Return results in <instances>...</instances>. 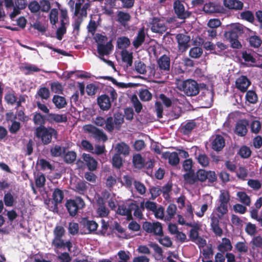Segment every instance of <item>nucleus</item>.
<instances>
[{
  "label": "nucleus",
  "instance_id": "53",
  "mask_svg": "<svg viewBox=\"0 0 262 262\" xmlns=\"http://www.w3.org/2000/svg\"><path fill=\"white\" fill-rule=\"evenodd\" d=\"M131 101L135 108V112L137 113H140L143 108L142 104L139 101L137 96L136 95L132 96Z\"/></svg>",
  "mask_w": 262,
  "mask_h": 262
},
{
  "label": "nucleus",
  "instance_id": "17",
  "mask_svg": "<svg viewBox=\"0 0 262 262\" xmlns=\"http://www.w3.org/2000/svg\"><path fill=\"white\" fill-rule=\"evenodd\" d=\"M248 122L245 119L239 120L236 124L234 133L239 137H244L246 135L248 129Z\"/></svg>",
  "mask_w": 262,
  "mask_h": 262
},
{
  "label": "nucleus",
  "instance_id": "64",
  "mask_svg": "<svg viewBox=\"0 0 262 262\" xmlns=\"http://www.w3.org/2000/svg\"><path fill=\"white\" fill-rule=\"evenodd\" d=\"M4 202L5 205L7 207H11L13 205L14 199L13 196L10 192H8L5 194Z\"/></svg>",
  "mask_w": 262,
  "mask_h": 262
},
{
  "label": "nucleus",
  "instance_id": "62",
  "mask_svg": "<svg viewBox=\"0 0 262 262\" xmlns=\"http://www.w3.org/2000/svg\"><path fill=\"white\" fill-rule=\"evenodd\" d=\"M37 94L42 99L47 100L50 95V91L46 87H41L37 91Z\"/></svg>",
  "mask_w": 262,
  "mask_h": 262
},
{
  "label": "nucleus",
  "instance_id": "32",
  "mask_svg": "<svg viewBox=\"0 0 262 262\" xmlns=\"http://www.w3.org/2000/svg\"><path fill=\"white\" fill-rule=\"evenodd\" d=\"M15 4L16 7H14L13 11L10 14V17L12 20H14V18L20 13V10L25 9L27 6V3L25 2H16Z\"/></svg>",
  "mask_w": 262,
  "mask_h": 262
},
{
  "label": "nucleus",
  "instance_id": "6",
  "mask_svg": "<svg viewBox=\"0 0 262 262\" xmlns=\"http://www.w3.org/2000/svg\"><path fill=\"white\" fill-rule=\"evenodd\" d=\"M242 32V27L237 24L234 25L231 30L225 33V37L230 42L232 48L239 49L242 47V45L238 39V34L241 33Z\"/></svg>",
  "mask_w": 262,
  "mask_h": 262
},
{
  "label": "nucleus",
  "instance_id": "8",
  "mask_svg": "<svg viewBox=\"0 0 262 262\" xmlns=\"http://www.w3.org/2000/svg\"><path fill=\"white\" fill-rule=\"evenodd\" d=\"M142 228L146 232L154 235L163 236L164 235L162 224L159 222H145L142 225Z\"/></svg>",
  "mask_w": 262,
  "mask_h": 262
},
{
  "label": "nucleus",
  "instance_id": "34",
  "mask_svg": "<svg viewBox=\"0 0 262 262\" xmlns=\"http://www.w3.org/2000/svg\"><path fill=\"white\" fill-rule=\"evenodd\" d=\"M52 102L58 109L64 108L67 105L66 98L59 95H54L52 99Z\"/></svg>",
  "mask_w": 262,
  "mask_h": 262
},
{
  "label": "nucleus",
  "instance_id": "42",
  "mask_svg": "<svg viewBox=\"0 0 262 262\" xmlns=\"http://www.w3.org/2000/svg\"><path fill=\"white\" fill-rule=\"evenodd\" d=\"M35 185L37 188H42L45 185L46 179L45 176L42 173H37L35 175Z\"/></svg>",
  "mask_w": 262,
  "mask_h": 262
},
{
  "label": "nucleus",
  "instance_id": "3",
  "mask_svg": "<svg viewBox=\"0 0 262 262\" xmlns=\"http://www.w3.org/2000/svg\"><path fill=\"white\" fill-rule=\"evenodd\" d=\"M66 230L60 225L55 226L53 231L54 237L52 241V246L54 249H65L67 248L68 252H71L73 244L70 240L65 241L63 237L64 236Z\"/></svg>",
  "mask_w": 262,
  "mask_h": 262
},
{
  "label": "nucleus",
  "instance_id": "60",
  "mask_svg": "<svg viewBox=\"0 0 262 262\" xmlns=\"http://www.w3.org/2000/svg\"><path fill=\"white\" fill-rule=\"evenodd\" d=\"M28 7L30 12L33 14H35L38 12L40 9V7L39 6V3L36 1H33L30 2L28 4Z\"/></svg>",
  "mask_w": 262,
  "mask_h": 262
},
{
  "label": "nucleus",
  "instance_id": "21",
  "mask_svg": "<svg viewBox=\"0 0 262 262\" xmlns=\"http://www.w3.org/2000/svg\"><path fill=\"white\" fill-rule=\"evenodd\" d=\"M97 103L100 108L103 111H107L111 107V101L109 96L103 94L97 98Z\"/></svg>",
  "mask_w": 262,
  "mask_h": 262
},
{
  "label": "nucleus",
  "instance_id": "54",
  "mask_svg": "<svg viewBox=\"0 0 262 262\" xmlns=\"http://www.w3.org/2000/svg\"><path fill=\"white\" fill-rule=\"evenodd\" d=\"M139 97L143 101H148L151 99L152 94L147 89H142L140 91Z\"/></svg>",
  "mask_w": 262,
  "mask_h": 262
},
{
  "label": "nucleus",
  "instance_id": "25",
  "mask_svg": "<svg viewBox=\"0 0 262 262\" xmlns=\"http://www.w3.org/2000/svg\"><path fill=\"white\" fill-rule=\"evenodd\" d=\"M82 158L85 162L89 170L91 171H94L97 167V162L89 154L83 153Z\"/></svg>",
  "mask_w": 262,
  "mask_h": 262
},
{
  "label": "nucleus",
  "instance_id": "33",
  "mask_svg": "<svg viewBox=\"0 0 262 262\" xmlns=\"http://www.w3.org/2000/svg\"><path fill=\"white\" fill-rule=\"evenodd\" d=\"M196 126V123L194 120H190L182 127L181 132L184 135H188L191 133Z\"/></svg>",
  "mask_w": 262,
  "mask_h": 262
},
{
  "label": "nucleus",
  "instance_id": "44",
  "mask_svg": "<svg viewBox=\"0 0 262 262\" xmlns=\"http://www.w3.org/2000/svg\"><path fill=\"white\" fill-rule=\"evenodd\" d=\"M64 154V161L67 164L73 163L76 159L77 154L74 151H65Z\"/></svg>",
  "mask_w": 262,
  "mask_h": 262
},
{
  "label": "nucleus",
  "instance_id": "14",
  "mask_svg": "<svg viewBox=\"0 0 262 262\" xmlns=\"http://www.w3.org/2000/svg\"><path fill=\"white\" fill-rule=\"evenodd\" d=\"M46 120L50 124L66 123L68 118L66 114L48 113L46 115Z\"/></svg>",
  "mask_w": 262,
  "mask_h": 262
},
{
  "label": "nucleus",
  "instance_id": "2",
  "mask_svg": "<svg viewBox=\"0 0 262 262\" xmlns=\"http://www.w3.org/2000/svg\"><path fill=\"white\" fill-rule=\"evenodd\" d=\"M123 122L124 116L120 112L115 113L113 117L110 116L106 119L101 116H97L94 119V123L96 126L103 127L109 133H113L115 129L120 130Z\"/></svg>",
  "mask_w": 262,
  "mask_h": 262
},
{
  "label": "nucleus",
  "instance_id": "47",
  "mask_svg": "<svg viewBox=\"0 0 262 262\" xmlns=\"http://www.w3.org/2000/svg\"><path fill=\"white\" fill-rule=\"evenodd\" d=\"M214 211L216 212V216L213 215L211 217V227L219 225L220 223V220H222L224 216L226 214H222V212H220L219 210L214 209Z\"/></svg>",
  "mask_w": 262,
  "mask_h": 262
},
{
  "label": "nucleus",
  "instance_id": "57",
  "mask_svg": "<svg viewBox=\"0 0 262 262\" xmlns=\"http://www.w3.org/2000/svg\"><path fill=\"white\" fill-rule=\"evenodd\" d=\"M246 100L250 103L254 104L257 101V96L254 91L249 90L246 95Z\"/></svg>",
  "mask_w": 262,
  "mask_h": 262
},
{
  "label": "nucleus",
  "instance_id": "43",
  "mask_svg": "<svg viewBox=\"0 0 262 262\" xmlns=\"http://www.w3.org/2000/svg\"><path fill=\"white\" fill-rule=\"evenodd\" d=\"M122 60L124 62L126 63L127 67H131L133 64V56L132 53L127 50L121 52Z\"/></svg>",
  "mask_w": 262,
  "mask_h": 262
},
{
  "label": "nucleus",
  "instance_id": "52",
  "mask_svg": "<svg viewBox=\"0 0 262 262\" xmlns=\"http://www.w3.org/2000/svg\"><path fill=\"white\" fill-rule=\"evenodd\" d=\"M237 196L239 199V201L246 206H250L251 204V200L247 194L244 191L238 192L237 193Z\"/></svg>",
  "mask_w": 262,
  "mask_h": 262
},
{
  "label": "nucleus",
  "instance_id": "24",
  "mask_svg": "<svg viewBox=\"0 0 262 262\" xmlns=\"http://www.w3.org/2000/svg\"><path fill=\"white\" fill-rule=\"evenodd\" d=\"M80 223L84 228L87 229L88 230V233H91L95 231L98 226L96 222L89 220L86 217L82 218Z\"/></svg>",
  "mask_w": 262,
  "mask_h": 262
},
{
  "label": "nucleus",
  "instance_id": "49",
  "mask_svg": "<svg viewBox=\"0 0 262 262\" xmlns=\"http://www.w3.org/2000/svg\"><path fill=\"white\" fill-rule=\"evenodd\" d=\"M135 71L140 74H145L146 72V66L143 62L135 61L134 62Z\"/></svg>",
  "mask_w": 262,
  "mask_h": 262
},
{
  "label": "nucleus",
  "instance_id": "12",
  "mask_svg": "<svg viewBox=\"0 0 262 262\" xmlns=\"http://www.w3.org/2000/svg\"><path fill=\"white\" fill-rule=\"evenodd\" d=\"M150 30L154 33L160 34H163L167 30V27L165 24L161 21V18L154 17L149 22Z\"/></svg>",
  "mask_w": 262,
  "mask_h": 262
},
{
  "label": "nucleus",
  "instance_id": "61",
  "mask_svg": "<svg viewBox=\"0 0 262 262\" xmlns=\"http://www.w3.org/2000/svg\"><path fill=\"white\" fill-rule=\"evenodd\" d=\"M40 10L42 12L47 13L51 9V3L49 0H40Z\"/></svg>",
  "mask_w": 262,
  "mask_h": 262
},
{
  "label": "nucleus",
  "instance_id": "31",
  "mask_svg": "<svg viewBox=\"0 0 262 262\" xmlns=\"http://www.w3.org/2000/svg\"><path fill=\"white\" fill-rule=\"evenodd\" d=\"M145 159L140 154H136L133 156V163L136 168L141 169L145 167Z\"/></svg>",
  "mask_w": 262,
  "mask_h": 262
},
{
  "label": "nucleus",
  "instance_id": "46",
  "mask_svg": "<svg viewBox=\"0 0 262 262\" xmlns=\"http://www.w3.org/2000/svg\"><path fill=\"white\" fill-rule=\"evenodd\" d=\"M130 207H131V213L132 214V211H134V215L137 217L139 219L142 218L143 216L142 214V209L139 208L138 205L136 203V202L130 203Z\"/></svg>",
  "mask_w": 262,
  "mask_h": 262
},
{
  "label": "nucleus",
  "instance_id": "55",
  "mask_svg": "<svg viewBox=\"0 0 262 262\" xmlns=\"http://www.w3.org/2000/svg\"><path fill=\"white\" fill-rule=\"evenodd\" d=\"M197 159L199 163L203 167H207L209 164V158L205 154H199Z\"/></svg>",
  "mask_w": 262,
  "mask_h": 262
},
{
  "label": "nucleus",
  "instance_id": "18",
  "mask_svg": "<svg viewBox=\"0 0 262 262\" xmlns=\"http://www.w3.org/2000/svg\"><path fill=\"white\" fill-rule=\"evenodd\" d=\"M250 84L251 81L246 76H240L235 81L236 88L242 92H246Z\"/></svg>",
  "mask_w": 262,
  "mask_h": 262
},
{
  "label": "nucleus",
  "instance_id": "23",
  "mask_svg": "<svg viewBox=\"0 0 262 262\" xmlns=\"http://www.w3.org/2000/svg\"><path fill=\"white\" fill-rule=\"evenodd\" d=\"M98 208L97 213L101 217H106L108 216L110 211L106 207L104 200L102 198H99L97 201Z\"/></svg>",
  "mask_w": 262,
  "mask_h": 262
},
{
  "label": "nucleus",
  "instance_id": "45",
  "mask_svg": "<svg viewBox=\"0 0 262 262\" xmlns=\"http://www.w3.org/2000/svg\"><path fill=\"white\" fill-rule=\"evenodd\" d=\"M88 185L90 184L84 181L78 182L75 187L76 191L80 194H84L88 189Z\"/></svg>",
  "mask_w": 262,
  "mask_h": 262
},
{
  "label": "nucleus",
  "instance_id": "38",
  "mask_svg": "<svg viewBox=\"0 0 262 262\" xmlns=\"http://www.w3.org/2000/svg\"><path fill=\"white\" fill-rule=\"evenodd\" d=\"M116 149L117 154L123 155L124 156H127L129 154V147L124 142L118 143L116 145Z\"/></svg>",
  "mask_w": 262,
  "mask_h": 262
},
{
  "label": "nucleus",
  "instance_id": "26",
  "mask_svg": "<svg viewBox=\"0 0 262 262\" xmlns=\"http://www.w3.org/2000/svg\"><path fill=\"white\" fill-rule=\"evenodd\" d=\"M162 157L165 159H168L169 164L172 166H176L180 162V159L178 154L176 152H170L166 151L162 154Z\"/></svg>",
  "mask_w": 262,
  "mask_h": 262
},
{
  "label": "nucleus",
  "instance_id": "27",
  "mask_svg": "<svg viewBox=\"0 0 262 262\" xmlns=\"http://www.w3.org/2000/svg\"><path fill=\"white\" fill-rule=\"evenodd\" d=\"M117 213L121 215H125L128 220L132 219L131 213L130 203L128 204H122L118 206Z\"/></svg>",
  "mask_w": 262,
  "mask_h": 262
},
{
  "label": "nucleus",
  "instance_id": "39",
  "mask_svg": "<svg viewBox=\"0 0 262 262\" xmlns=\"http://www.w3.org/2000/svg\"><path fill=\"white\" fill-rule=\"evenodd\" d=\"M177 206L174 204H170L166 209V215L165 217V220L170 221L174 217L176 214Z\"/></svg>",
  "mask_w": 262,
  "mask_h": 262
},
{
  "label": "nucleus",
  "instance_id": "7",
  "mask_svg": "<svg viewBox=\"0 0 262 262\" xmlns=\"http://www.w3.org/2000/svg\"><path fill=\"white\" fill-rule=\"evenodd\" d=\"M158 67L154 71V75L157 78L160 77V72L165 75L170 71V59L166 55L161 56L157 60Z\"/></svg>",
  "mask_w": 262,
  "mask_h": 262
},
{
  "label": "nucleus",
  "instance_id": "58",
  "mask_svg": "<svg viewBox=\"0 0 262 262\" xmlns=\"http://www.w3.org/2000/svg\"><path fill=\"white\" fill-rule=\"evenodd\" d=\"M122 159L120 155L115 154L112 158V165L113 166L117 169H120L122 166Z\"/></svg>",
  "mask_w": 262,
  "mask_h": 262
},
{
  "label": "nucleus",
  "instance_id": "28",
  "mask_svg": "<svg viewBox=\"0 0 262 262\" xmlns=\"http://www.w3.org/2000/svg\"><path fill=\"white\" fill-rule=\"evenodd\" d=\"M116 16V21L123 26H125L131 19L130 15L128 13L123 11H118Z\"/></svg>",
  "mask_w": 262,
  "mask_h": 262
},
{
  "label": "nucleus",
  "instance_id": "56",
  "mask_svg": "<svg viewBox=\"0 0 262 262\" xmlns=\"http://www.w3.org/2000/svg\"><path fill=\"white\" fill-rule=\"evenodd\" d=\"M117 43L120 48H127L130 45L129 39L126 36L119 37L118 39Z\"/></svg>",
  "mask_w": 262,
  "mask_h": 262
},
{
  "label": "nucleus",
  "instance_id": "13",
  "mask_svg": "<svg viewBox=\"0 0 262 262\" xmlns=\"http://www.w3.org/2000/svg\"><path fill=\"white\" fill-rule=\"evenodd\" d=\"M173 9L177 17L180 19H185L190 16L191 13L185 11V7L180 0L174 2Z\"/></svg>",
  "mask_w": 262,
  "mask_h": 262
},
{
  "label": "nucleus",
  "instance_id": "16",
  "mask_svg": "<svg viewBox=\"0 0 262 262\" xmlns=\"http://www.w3.org/2000/svg\"><path fill=\"white\" fill-rule=\"evenodd\" d=\"M211 148L217 152L221 151L225 146V140L221 135L217 134L211 142Z\"/></svg>",
  "mask_w": 262,
  "mask_h": 262
},
{
  "label": "nucleus",
  "instance_id": "20",
  "mask_svg": "<svg viewBox=\"0 0 262 262\" xmlns=\"http://www.w3.org/2000/svg\"><path fill=\"white\" fill-rule=\"evenodd\" d=\"M223 5L226 8L235 11L242 10L244 7V3L239 0H224Z\"/></svg>",
  "mask_w": 262,
  "mask_h": 262
},
{
  "label": "nucleus",
  "instance_id": "35",
  "mask_svg": "<svg viewBox=\"0 0 262 262\" xmlns=\"http://www.w3.org/2000/svg\"><path fill=\"white\" fill-rule=\"evenodd\" d=\"M148 246L153 249L156 256H155L156 260H162L163 258V251L161 247L158 244L154 242H150Z\"/></svg>",
  "mask_w": 262,
  "mask_h": 262
},
{
  "label": "nucleus",
  "instance_id": "15",
  "mask_svg": "<svg viewBox=\"0 0 262 262\" xmlns=\"http://www.w3.org/2000/svg\"><path fill=\"white\" fill-rule=\"evenodd\" d=\"M176 38L178 43L179 49L182 52L185 51L189 47V42L190 40L189 36L179 33L176 35Z\"/></svg>",
  "mask_w": 262,
  "mask_h": 262
},
{
  "label": "nucleus",
  "instance_id": "29",
  "mask_svg": "<svg viewBox=\"0 0 262 262\" xmlns=\"http://www.w3.org/2000/svg\"><path fill=\"white\" fill-rule=\"evenodd\" d=\"M232 248L230 240L226 237L223 238L222 243L217 246L218 250L222 253L230 251Z\"/></svg>",
  "mask_w": 262,
  "mask_h": 262
},
{
  "label": "nucleus",
  "instance_id": "51",
  "mask_svg": "<svg viewBox=\"0 0 262 262\" xmlns=\"http://www.w3.org/2000/svg\"><path fill=\"white\" fill-rule=\"evenodd\" d=\"M157 207V204L155 202H151L150 201H147L145 202L144 205L143 203L141 204V208L142 210H144L145 208L147 210L151 211L152 212L156 210Z\"/></svg>",
  "mask_w": 262,
  "mask_h": 262
},
{
  "label": "nucleus",
  "instance_id": "11",
  "mask_svg": "<svg viewBox=\"0 0 262 262\" xmlns=\"http://www.w3.org/2000/svg\"><path fill=\"white\" fill-rule=\"evenodd\" d=\"M230 200V196L228 191L221 190L219 197V205L215 207V210H219L222 214H227L228 206Z\"/></svg>",
  "mask_w": 262,
  "mask_h": 262
},
{
  "label": "nucleus",
  "instance_id": "19",
  "mask_svg": "<svg viewBox=\"0 0 262 262\" xmlns=\"http://www.w3.org/2000/svg\"><path fill=\"white\" fill-rule=\"evenodd\" d=\"M114 46L110 40L106 42L105 45L103 43H98L97 52L100 56L109 55L113 50Z\"/></svg>",
  "mask_w": 262,
  "mask_h": 262
},
{
  "label": "nucleus",
  "instance_id": "50",
  "mask_svg": "<svg viewBox=\"0 0 262 262\" xmlns=\"http://www.w3.org/2000/svg\"><path fill=\"white\" fill-rule=\"evenodd\" d=\"M49 20L52 25H55L58 21V11L57 9H52L49 13Z\"/></svg>",
  "mask_w": 262,
  "mask_h": 262
},
{
  "label": "nucleus",
  "instance_id": "9",
  "mask_svg": "<svg viewBox=\"0 0 262 262\" xmlns=\"http://www.w3.org/2000/svg\"><path fill=\"white\" fill-rule=\"evenodd\" d=\"M182 90L188 96H195L199 94L200 89L196 81L188 79L183 82Z\"/></svg>",
  "mask_w": 262,
  "mask_h": 262
},
{
  "label": "nucleus",
  "instance_id": "5",
  "mask_svg": "<svg viewBox=\"0 0 262 262\" xmlns=\"http://www.w3.org/2000/svg\"><path fill=\"white\" fill-rule=\"evenodd\" d=\"M65 206L70 216L75 217L80 210L85 206L84 200L80 196H76L74 199L67 200Z\"/></svg>",
  "mask_w": 262,
  "mask_h": 262
},
{
  "label": "nucleus",
  "instance_id": "30",
  "mask_svg": "<svg viewBox=\"0 0 262 262\" xmlns=\"http://www.w3.org/2000/svg\"><path fill=\"white\" fill-rule=\"evenodd\" d=\"M203 11L208 14L220 12L221 6L213 2H209L204 5Z\"/></svg>",
  "mask_w": 262,
  "mask_h": 262
},
{
  "label": "nucleus",
  "instance_id": "37",
  "mask_svg": "<svg viewBox=\"0 0 262 262\" xmlns=\"http://www.w3.org/2000/svg\"><path fill=\"white\" fill-rule=\"evenodd\" d=\"M52 198L55 205L61 203L64 198L63 191L59 188H55L53 192Z\"/></svg>",
  "mask_w": 262,
  "mask_h": 262
},
{
  "label": "nucleus",
  "instance_id": "63",
  "mask_svg": "<svg viewBox=\"0 0 262 262\" xmlns=\"http://www.w3.org/2000/svg\"><path fill=\"white\" fill-rule=\"evenodd\" d=\"M262 41L260 38L257 36H252L249 38V43L251 47L258 48L261 44Z\"/></svg>",
  "mask_w": 262,
  "mask_h": 262
},
{
  "label": "nucleus",
  "instance_id": "48",
  "mask_svg": "<svg viewBox=\"0 0 262 262\" xmlns=\"http://www.w3.org/2000/svg\"><path fill=\"white\" fill-rule=\"evenodd\" d=\"M251 152L252 151L249 147L246 145H243L240 148L238 152V154L241 158L243 159H247L251 156Z\"/></svg>",
  "mask_w": 262,
  "mask_h": 262
},
{
  "label": "nucleus",
  "instance_id": "10",
  "mask_svg": "<svg viewBox=\"0 0 262 262\" xmlns=\"http://www.w3.org/2000/svg\"><path fill=\"white\" fill-rule=\"evenodd\" d=\"M83 129L85 132L91 134L92 136L96 140L105 142L108 139L107 136L102 129L92 124L84 125Z\"/></svg>",
  "mask_w": 262,
  "mask_h": 262
},
{
  "label": "nucleus",
  "instance_id": "41",
  "mask_svg": "<svg viewBox=\"0 0 262 262\" xmlns=\"http://www.w3.org/2000/svg\"><path fill=\"white\" fill-rule=\"evenodd\" d=\"M66 150V147H61L58 145H55L54 147L51 148L50 153L52 157H58L61 156L63 153H65Z\"/></svg>",
  "mask_w": 262,
  "mask_h": 262
},
{
  "label": "nucleus",
  "instance_id": "1",
  "mask_svg": "<svg viewBox=\"0 0 262 262\" xmlns=\"http://www.w3.org/2000/svg\"><path fill=\"white\" fill-rule=\"evenodd\" d=\"M183 178L187 184L191 185L198 182L202 183L207 181L208 185L211 186L217 181V176L214 171H207L203 169H199L196 172H186L183 174Z\"/></svg>",
  "mask_w": 262,
  "mask_h": 262
},
{
  "label": "nucleus",
  "instance_id": "40",
  "mask_svg": "<svg viewBox=\"0 0 262 262\" xmlns=\"http://www.w3.org/2000/svg\"><path fill=\"white\" fill-rule=\"evenodd\" d=\"M33 121L35 125L39 126H45L46 122V115L43 116L40 113H35L33 118Z\"/></svg>",
  "mask_w": 262,
  "mask_h": 262
},
{
  "label": "nucleus",
  "instance_id": "4",
  "mask_svg": "<svg viewBox=\"0 0 262 262\" xmlns=\"http://www.w3.org/2000/svg\"><path fill=\"white\" fill-rule=\"evenodd\" d=\"M58 136L57 130L52 127L38 126L35 130V136L40 139L43 145L49 144L52 142V137L57 139Z\"/></svg>",
  "mask_w": 262,
  "mask_h": 262
},
{
  "label": "nucleus",
  "instance_id": "36",
  "mask_svg": "<svg viewBox=\"0 0 262 262\" xmlns=\"http://www.w3.org/2000/svg\"><path fill=\"white\" fill-rule=\"evenodd\" d=\"M238 18L251 23H253L255 20L254 13L250 10H245L239 13Z\"/></svg>",
  "mask_w": 262,
  "mask_h": 262
},
{
  "label": "nucleus",
  "instance_id": "59",
  "mask_svg": "<svg viewBox=\"0 0 262 262\" xmlns=\"http://www.w3.org/2000/svg\"><path fill=\"white\" fill-rule=\"evenodd\" d=\"M203 53V49L198 47H193L189 51V55L193 58H199Z\"/></svg>",
  "mask_w": 262,
  "mask_h": 262
},
{
  "label": "nucleus",
  "instance_id": "22",
  "mask_svg": "<svg viewBox=\"0 0 262 262\" xmlns=\"http://www.w3.org/2000/svg\"><path fill=\"white\" fill-rule=\"evenodd\" d=\"M145 31L144 27L141 28L137 36L133 41V45L135 49L139 48L144 42L145 39Z\"/></svg>",
  "mask_w": 262,
  "mask_h": 262
}]
</instances>
